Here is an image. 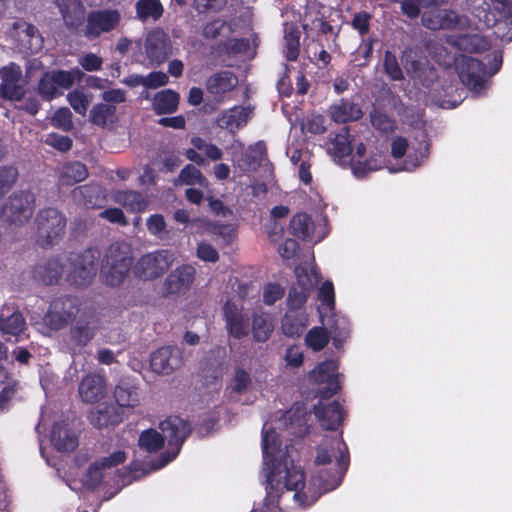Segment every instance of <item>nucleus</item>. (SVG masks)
Segmentation results:
<instances>
[{
    "mask_svg": "<svg viewBox=\"0 0 512 512\" xmlns=\"http://www.w3.org/2000/svg\"><path fill=\"white\" fill-rule=\"evenodd\" d=\"M51 443L60 452L73 451L78 446V436L65 421L56 422L51 432Z\"/></svg>",
    "mask_w": 512,
    "mask_h": 512,
    "instance_id": "nucleus-30",
    "label": "nucleus"
},
{
    "mask_svg": "<svg viewBox=\"0 0 512 512\" xmlns=\"http://www.w3.org/2000/svg\"><path fill=\"white\" fill-rule=\"evenodd\" d=\"M385 164V157L381 153H371L366 157V148L360 143L350 160V167L356 178H364L370 172L381 169Z\"/></svg>",
    "mask_w": 512,
    "mask_h": 512,
    "instance_id": "nucleus-21",
    "label": "nucleus"
},
{
    "mask_svg": "<svg viewBox=\"0 0 512 512\" xmlns=\"http://www.w3.org/2000/svg\"><path fill=\"white\" fill-rule=\"evenodd\" d=\"M18 176L16 168L9 166L0 169V198L6 194L13 184L15 183Z\"/></svg>",
    "mask_w": 512,
    "mask_h": 512,
    "instance_id": "nucleus-56",
    "label": "nucleus"
},
{
    "mask_svg": "<svg viewBox=\"0 0 512 512\" xmlns=\"http://www.w3.org/2000/svg\"><path fill=\"white\" fill-rule=\"evenodd\" d=\"M284 295L283 288L274 283H269L263 288V301L266 305H273L277 300L281 299Z\"/></svg>",
    "mask_w": 512,
    "mask_h": 512,
    "instance_id": "nucleus-63",
    "label": "nucleus"
},
{
    "mask_svg": "<svg viewBox=\"0 0 512 512\" xmlns=\"http://www.w3.org/2000/svg\"><path fill=\"white\" fill-rule=\"evenodd\" d=\"M300 31L293 24H285L284 26V41H285V54L288 60H295L299 53Z\"/></svg>",
    "mask_w": 512,
    "mask_h": 512,
    "instance_id": "nucleus-48",
    "label": "nucleus"
},
{
    "mask_svg": "<svg viewBox=\"0 0 512 512\" xmlns=\"http://www.w3.org/2000/svg\"><path fill=\"white\" fill-rule=\"evenodd\" d=\"M178 104V93L170 89L158 92L153 98V109L158 115L173 113Z\"/></svg>",
    "mask_w": 512,
    "mask_h": 512,
    "instance_id": "nucleus-40",
    "label": "nucleus"
},
{
    "mask_svg": "<svg viewBox=\"0 0 512 512\" xmlns=\"http://www.w3.org/2000/svg\"><path fill=\"white\" fill-rule=\"evenodd\" d=\"M318 297L321 302L319 313L323 324H327L330 333L333 335V342L336 347L342 342L339 337H346L348 333L347 321L344 317L335 319L334 323H330L332 317L328 314L333 311L335 306L334 286L331 281H325L319 288Z\"/></svg>",
    "mask_w": 512,
    "mask_h": 512,
    "instance_id": "nucleus-7",
    "label": "nucleus"
},
{
    "mask_svg": "<svg viewBox=\"0 0 512 512\" xmlns=\"http://www.w3.org/2000/svg\"><path fill=\"white\" fill-rule=\"evenodd\" d=\"M34 206V194L27 191L14 193L2 206L1 219L10 225L21 226L31 218Z\"/></svg>",
    "mask_w": 512,
    "mask_h": 512,
    "instance_id": "nucleus-8",
    "label": "nucleus"
},
{
    "mask_svg": "<svg viewBox=\"0 0 512 512\" xmlns=\"http://www.w3.org/2000/svg\"><path fill=\"white\" fill-rule=\"evenodd\" d=\"M329 341L327 331L322 327H314L305 336L306 345L314 351L323 349Z\"/></svg>",
    "mask_w": 512,
    "mask_h": 512,
    "instance_id": "nucleus-53",
    "label": "nucleus"
},
{
    "mask_svg": "<svg viewBox=\"0 0 512 512\" xmlns=\"http://www.w3.org/2000/svg\"><path fill=\"white\" fill-rule=\"evenodd\" d=\"M175 261V253L160 249L144 254L136 263L135 273L140 279L152 280L163 275Z\"/></svg>",
    "mask_w": 512,
    "mask_h": 512,
    "instance_id": "nucleus-9",
    "label": "nucleus"
},
{
    "mask_svg": "<svg viewBox=\"0 0 512 512\" xmlns=\"http://www.w3.org/2000/svg\"><path fill=\"white\" fill-rule=\"evenodd\" d=\"M148 232L163 240L168 236L167 224L164 217L160 214L151 215L146 222Z\"/></svg>",
    "mask_w": 512,
    "mask_h": 512,
    "instance_id": "nucleus-55",
    "label": "nucleus"
},
{
    "mask_svg": "<svg viewBox=\"0 0 512 512\" xmlns=\"http://www.w3.org/2000/svg\"><path fill=\"white\" fill-rule=\"evenodd\" d=\"M266 146L264 142L259 141L251 146L241 154L240 159H236V167L241 171L249 172L257 169L265 159Z\"/></svg>",
    "mask_w": 512,
    "mask_h": 512,
    "instance_id": "nucleus-34",
    "label": "nucleus"
},
{
    "mask_svg": "<svg viewBox=\"0 0 512 512\" xmlns=\"http://www.w3.org/2000/svg\"><path fill=\"white\" fill-rule=\"evenodd\" d=\"M26 321L23 315L11 308L3 306L0 310V331L8 338L14 337L15 341L19 340L20 335L24 332Z\"/></svg>",
    "mask_w": 512,
    "mask_h": 512,
    "instance_id": "nucleus-28",
    "label": "nucleus"
},
{
    "mask_svg": "<svg viewBox=\"0 0 512 512\" xmlns=\"http://www.w3.org/2000/svg\"><path fill=\"white\" fill-rule=\"evenodd\" d=\"M238 85V78L229 71H222L211 76L206 82L209 94L216 97L232 91Z\"/></svg>",
    "mask_w": 512,
    "mask_h": 512,
    "instance_id": "nucleus-35",
    "label": "nucleus"
},
{
    "mask_svg": "<svg viewBox=\"0 0 512 512\" xmlns=\"http://www.w3.org/2000/svg\"><path fill=\"white\" fill-rule=\"evenodd\" d=\"M303 132H309L312 134H321L325 132L324 119L320 115L307 117L301 124Z\"/></svg>",
    "mask_w": 512,
    "mask_h": 512,
    "instance_id": "nucleus-59",
    "label": "nucleus"
},
{
    "mask_svg": "<svg viewBox=\"0 0 512 512\" xmlns=\"http://www.w3.org/2000/svg\"><path fill=\"white\" fill-rule=\"evenodd\" d=\"M428 144L423 142L419 143L417 147L409 145L405 138H396L391 144V154L395 159H401L406 156L403 163L396 169H391L392 172L397 171H412L419 167L428 156Z\"/></svg>",
    "mask_w": 512,
    "mask_h": 512,
    "instance_id": "nucleus-12",
    "label": "nucleus"
},
{
    "mask_svg": "<svg viewBox=\"0 0 512 512\" xmlns=\"http://www.w3.org/2000/svg\"><path fill=\"white\" fill-rule=\"evenodd\" d=\"M501 64L502 56L500 53L494 55L489 71L479 60L462 56L458 60L457 71L461 82L475 95L480 96L487 88L488 79L499 71Z\"/></svg>",
    "mask_w": 512,
    "mask_h": 512,
    "instance_id": "nucleus-3",
    "label": "nucleus"
},
{
    "mask_svg": "<svg viewBox=\"0 0 512 512\" xmlns=\"http://www.w3.org/2000/svg\"><path fill=\"white\" fill-rule=\"evenodd\" d=\"M225 327L228 334L236 339L247 337L250 332V319L241 303L227 301L223 308Z\"/></svg>",
    "mask_w": 512,
    "mask_h": 512,
    "instance_id": "nucleus-15",
    "label": "nucleus"
},
{
    "mask_svg": "<svg viewBox=\"0 0 512 512\" xmlns=\"http://www.w3.org/2000/svg\"><path fill=\"white\" fill-rule=\"evenodd\" d=\"M290 228L293 235L312 242H319L328 234L325 218L316 225L304 213L296 214L291 219Z\"/></svg>",
    "mask_w": 512,
    "mask_h": 512,
    "instance_id": "nucleus-19",
    "label": "nucleus"
},
{
    "mask_svg": "<svg viewBox=\"0 0 512 512\" xmlns=\"http://www.w3.org/2000/svg\"><path fill=\"white\" fill-rule=\"evenodd\" d=\"M116 108L113 105L101 103L95 105L90 112V120L99 126H105L114 120Z\"/></svg>",
    "mask_w": 512,
    "mask_h": 512,
    "instance_id": "nucleus-50",
    "label": "nucleus"
},
{
    "mask_svg": "<svg viewBox=\"0 0 512 512\" xmlns=\"http://www.w3.org/2000/svg\"><path fill=\"white\" fill-rule=\"evenodd\" d=\"M251 383L252 380L249 372L240 366H236L227 387L230 397H233L234 394L240 395L246 393Z\"/></svg>",
    "mask_w": 512,
    "mask_h": 512,
    "instance_id": "nucleus-45",
    "label": "nucleus"
},
{
    "mask_svg": "<svg viewBox=\"0 0 512 512\" xmlns=\"http://www.w3.org/2000/svg\"><path fill=\"white\" fill-rule=\"evenodd\" d=\"M99 253L88 249L82 253H69L64 257L67 262L66 281L76 287L89 285L97 271Z\"/></svg>",
    "mask_w": 512,
    "mask_h": 512,
    "instance_id": "nucleus-5",
    "label": "nucleus"
},
{
    "mask_svg": "<svg viewBox=\"0 0 512 512\" xmlns=\"http://www.w3.org/2000/svg\"><path fill=\"white\" fill-rule=\"evenodd\" d=\"M384 67L386 73L393 80H400L403 77L401 68L398 65L396 57L391 52H386L384 57Z\"/></svg>",
    "mask_w": 512,
    "mask_h": 512,
    "instance_id": "nucleus-62",
    "label": "nucleus"
},
{
    "mask_svg": "<svg viewBox=\"0 0 512 512\" xmlns=\"http://www.w3.org/2000/svg\"><path fill=\"white\" fill-rule=\"evenodd\" d=\"M193 147L203 152L207 158L212 161L220 160L223 156L222 150L213 143L207 142L200 137H194L191 139Z\"/></svg>",
    "mask_w": 512,
    "mask_h": 512,
    "instance_id": "nucleus-54",
    "label": "nucleus"
},
{
    "mask_svg": "<svg viewBox=\"0 0 512 512\" xmlns=\"http://www.w3.org/2000/svg\"><path fill=\"white\" fill-rule=\"evenodd\" d=\"M82 75L78 68L70 71L47 72L39 81L38 92L43 99L51 101L62 94L61 89H69L76 80L79 81L82 78Z\"/></svg>",
    "mask_w": 512,
    "mask_h": 512,
    "instance_id": "nucleus-10",
    "label": "nucleus"
},
{
    "mask_svg": "<svg viewBox=\"0 0 512 512\" xmlns=\"http://www.w3.org/2000/svg\"><path fill=\"white\" fill-rule=\"evenodd\" d=\"M251 116V107L237 105L221 111L218 114L215 123L219 128L235 134L238 130L247 125Z\"/></svg>",
    "mask_w": 512,
    "mask_h": 512,
    "instance_id": "nucleus-24",
    "label": "nucleus"
},
{
    "mask_svg": "<svg viewBox=\"0 0 512 512\" xmlns=\"http://www.w3.org/2000/svg\"><path fill=\"white\" fill-rule=\"evenodd\" d=\"M79 312L78 301L75 298L65 297L54 300L44 317L46 328L39 330L47 334V328L59 330L67 325Z\"/></svg>",
    "mask_w": 512,
    "mask_h": 512,
    "instance_id": "nucleus-13",
    "label": "nucleus"
},
{
    "mask_svg": "<svg viewBox=\"0 0 512 512\" xmlns=\"http://www.w3.org/2000/svg\"><path fill=\"white\" fill-rule=\"evenodd\" d=\"M196 256L205 262H216L219 259L218 251L207 242H200L197 245Z\"/></svg>",
    "mask_w": 512,
    "mask_h": 512,
    "instance_id": "nucleus-60",
    "label": "nucleus"
},
{
    "mask_svg": "<svg viewBox=\"0 0 512 512\" xmlns=\"http://www.w3.org/2000/svg\"><path fill=\"white\" fill-rule=\"evenodd\" d=\"M251 330L255 341H267L274 330L271 316L267 313L254 314Z\"/></svg>",
    "mask_w": 512,
    "mask_h": 512,
    "instance_id": "nucleus-43",
    "label": "nucleus"
},
{
    "mask_svg": "<svg viewBox=\"0 0 512 512\" xmlns=\"http://www.w3.org/2000/svg\"><path fill=\"white\" fill-rule=\"evenodd\" d=\"M308 324L305 312L287 311L282 319V331L291 338L299 337Z\"/></svg>",
    "mask_w": 512,
    "mask_h": 512,
    "instance_id": "nucleus-38",
    "label": "nucleus"
},
{
    "mask_svg": "<svg viewBox=\"0 0 512 512\" xmlns=\"http://www.w3.org/2000/svg\"><path fill=\"white\" fill-rule=\"evenodd\" d=\"M159 429L161 433L154 429H148L143 431L139 437V446L148 452H156L163 446L164 440L170 447V450L161 455L159 462L154 465V469H161L175 459L190 434L188 423L178 416H170L160 422Z\"/></svg>",
    "mask_w": 512,
    "mask_h": 512,
    "instance_id": "nucleus-2",
    "label": "nucleus"
},
{
    "mask_svg": "<svg viewBox=\"0 0 512 512\" xmlns=\"http://www.w3.org/2000/svg\"><path fill=\"white\" fill-rule=\"evenodd\" d=\"M51 123L59 129L69 131L73 127L71 111L66 107L59 108L52 116Z\"/></svg>",
    "mask_w": 512,
    "mask_h": 512,
    "instance_id": "nucleus-57",
    "label": "nucleus"
},
{
    "mask_svg": "<svg viewBox=\"0 0 512 512\" xmlns=\"http://www.w3.org/2000/svg\"><path fill=\"white\" fill-rule=\"evenodd\" d=\"M350 142L346 128H343L329 140L327 150L339 165L346 166L350 163L353 155Z\"/></svg>",
    "mask_w": 512,
    "mask_h": 512,
    "instance_id": "nucleus-31",
    "label": "nucleus"
},
{
    "mask_svg": "<svg viewBox=\"0 0 512 512\" xmlns=\"http://www.w3.org/2000/svg\"><path fill=\"white\" fill-rule=\"evenodd\" d=\"M422 23L431 30L438 29H463L468 27L467 17L459 16L452 11L441 8H433L426 11L422 16Z\"/></svg>",
    "mask_w": 512,
    "mask_h": 512,
    "instance_id": "nucleus-18",
    "label": "nucleus"
},
{
    "mask_svg": "<svg viewBox=\"0 0 512 512\" xmlns=\"http://www.w3.org/2000/svg\"><path fill=\"white\" fill-rule=\"evenodd\" d=\"M64 257H67V254L41 260L33 270L34 279L43 284L56 283L64 273L66 274L67 262Z\"/></svg>",
    "mask_w": 512,
    "mask_h": 512,
    "instance_id": "nucleus-25",
    "label": "nucleus"
},
{
    "mask_svg": "<svg viewBox=\"0 0 512 512\" xmlns=\"http://www.w3.org/2000/svg\"><path fill=\"white\" fill-rule=\"evenodd\" d=\"M58 6L65 24L71 29H77L84 20V6L78 0H60Z\"/></svg>",
    "mask_w": 512,
    "mask_h": 512,
    "instance_id": "nucleus-37",
    "label": "nucleus"
},
{
    "mask_svg": "<svg viewBox=\"0 0 512 512\" xmlns=\"http://www.w3.org/2000/svg\"><path fill=\"white\" fill-rule=\"evenodd\" d=\"M121 20L117 10H97L88 14L85 27V36L89 39L99 37L102 33H108L115 29Z\"/></svg>",
    "mask_w": 512,
    "mask_h": 512,
    "instance_id": "nucleus-16",
    "label": "nucleus"
},
{
    "mask_svg": "<svg viewBox=\"0 0 512 512\" xmlns=\"http://www.w3.org/2000/svg\"><path fill=\"white\" fill-rule=\"evenodd\" d=\"M45 142L48 145L63 152L68 151L72 146V141L68 136L59 135L56 133L48 134L46 136Z\"/></svg>",
    "mask_w": 512,
    "mask_h": 512,
    "instance_id": "nucleus-64",
    "label": "nucleus"
},
{
    "mask_svg": "<svg viewBox=\"0 0 512 512\" xmlns=\"http://www.w3.org/2000/svg\"><path fill=\"white\" fill-rule=\"evenodd\" d=\"M132 264L131 251L126 244H112L105 255L100 275L109 286H118L127 277Z\"/></svg>",
    "mask_w": 512,
    "mask_h": 512,
    "instance_id": "nucleus-4",
    "label": "nucleus"
},
{
    "mask_svg": "<svg viewBox=\"0 0 512 512\" xmlns=\"http://www.w3.org/2000/svg\"><path fill=\"white\" fill-rule=\"evenodd\" d=\"M21 77V68L15 63H9L0 70V91L3 97L15 101L24 97V88L20 83Z\"/></svg>",
    "mask_w": 512,
    "mask_h": 512,
    "instance_id": "nucleus-22",
    "label": "nucleus"
},
{
    "mask_svg": "<svg viewBox=\"0 0 512 512\" xmlns=\"http://www.w3.org/2000/svg\"><path fill=\"white\" fill-rule=\"evenodd\" d=\"M36 241L42 248L57 244L66 228L65 216L55 208H46L38 212L35 218Z\"/></svg>",
    "mask_w": 512,
    "mask_h": 512,
    "instance_id": "nucleus-6",
    "label": "nucleus"
},
{
    "mask_svg": "<svg viewBox=\"0 0 512 512\" xmlns=\"http://www.w3.org/2000/svg\"><path fill=\"white\" fill-rule=\"evenodd\" d=\"M112 198L114 202L131 212L143 211L147 206V201L135 191L118 190L113 193Z\"/></svg>",
    "mask_w": 512,
    "mask_h": 512,
    "instance_id": "nucleus-39",
    "label": "nucleus"
},
{
    "mask_svg": "<svg viewBox=\"0 0 512 512\" xmlns=\"http://www.w3.org/2000/svg\"><path fill=\"white\" fill-rule=\"evenodd\" d=\"M330 113L332 119L338 123L355 121L362 116V111L358 105L349 101H341L340 103L333 105Z\"/></svg>",
    "mask_w": 512,
    "mask_h": 512,
    "instance_id": "nucleus-41",
    "label": "nucleus"
},
{
    "mask_svg": "<svg viewBox=\"0 0 512 512\" xmlns=\"http://www.w3.org/2000/svg\"><path fill=\"white\" fill-rule=\"evenodd\" d=\"M308 431L307 409L296 403L279 418L266 421L262 429L263 472L266 497L263 507L252 512H294L313 505L322 493L337 488L348 467V452L340 435L326 436L316 448L315 470L309 483L304 470L282 449V438L302 437Z\"/></svg>",
    "mask_w": 512,
    "mask_h": 512,
    "instance_id": "nucleus-1",
    "label": "nucleus"
},
{
    "mask_svg": "<svg viewBox=\"0 0 512 512\" xmlns=\"http://www.w3.org/2000/svg\"><path fill=\"white\" fill-rule=\"evenodd\" d=\"M137 17L142 21L158 20L163 14V6L160 0H138L136 5Z\"/></svg>",
    "mask_w": 512,
    "mask_h": 512,
    "instance_id": "nucleus-47",
    "label": "nucleus"
},
{
    "mask_svg": "<svg viewBox=\"0 0 512 512\" xmlns=\"http://www.w3.org/2000/svg\"><path fill=\"white\" fill-rule=\"evenodd\" d=\"M457 45L460 49L479 51L481 48H484L485 43L483 39L478 35H463L457 40Z\"/></svg>",
    "mask_w": 512,
    "mask_h": 512,
    "instance_id": "nucleus-61",
    "label": "nucleus"
},
{
    "mask_svg": "<svg viewBox=\"0 0 512 512\" xmlns=\"http://www.w3.org/2000/svg\"><path fill=\"white\" fill-rule=\"evenodd\" d=\"M370 117L372 125L382 132L391 131L394 127V121L387 114L379 110L374 109Z\"/></svg>",
    "mask_w": 512,
    "mask_h": 512,
    "instance_id": "nucleus-58",
    "label": "nucleus"
},
{
    "mask_svg": "<svg viewBox=\"0 0 512 512\" xmlns=\"http://www.w3.org/2000/svg\"><path fill=\"white\" fill-rule=\"evenodd\" d=\"M78 393L86 403H95L107 395V383L99 373L87 374L79 383Z\"/></svg>",
    "mask_w": 512,
    "mask_h": 512,
    "instance_id": "nucleus-26",
    "label": "nucleus"
},
{
    "mask_svg": "<svg viewBox=\"0 0 512 512\" xmlns=\"http://www.w3.org/2000/svg\"><path fill=\"white\" fill-rule=\"evenodd\" d=\"M196 269L190 264L176 267L165 279L163 292L166 295H183L190 290L195 280Z\"/></svg>",
    "mask_w": 512,
    "mask_h": 512,
    "instance_id": "nucleus-20",
    "label": "nucleus"
},
{
    "mask_svg": "<svg viewBox=\"0 0 512 512\" xmlns=\"http://www.w3.org/2000/svg\"><path fill=\"white\" fill-rule=\"evenodd\" d=\"M118 406L133 408L140 403V393L138 388L129 380H121L113 392Z\"/></svg>",
    "mask_w": 512,
    "mask_h": 512,
    "instance_id": "nucleus-36",
    "label": "nucleus"
},
{
    "mask_svg": "<svg viewBox=\"0 0 512 512\" xmlns=\"http://www.w3.org/2000/svg\"><path fill=\"white\" fill-rule=\"evenodd\" d=\"M96 326L92 318L88 321H78L74 327L71 328L68 341L66 343L68 351L75 355L79 353L94 337Z\"/></svg>",
    "mask_w": 512,
    "mask_h": 512,
    "instance_id": "nucleus-27",
    "label": "nucleus"
},
{
    "mask_svg": "<svg viewBox=\"0 0 512 512\" xmlns=\"http://www.w3.org/2000/svg\"><path fill=\"white\" fill-rule=\"evenodd\" d=\"M122 419L120 408L112 404L98 405L89 414L90 423L97 428H106L116 425L120 423Z\"/></svg>",
    "mask_w": 512,
    "mask_h": 512,
    "instance_id": "nucleus-33",
    "label": "nucleus"
},
{
    "mask_svg": "<svg viewBox=\"0 0 512 512\" xmlns=\"http://www.w3.org/2000/svg\"><path fill=\"white\" fill-rule=\"evenodd\" d=\"M145 52L152 62L158 64L163 62L169 52V41L166 34L161 30L150 32L146 37Z\"/></svg>",
    "mask_w": 512,
    "mask_h": 512,
    "instance_id": "nucleus-32",
    "label": "nucleus"
},
{
    "mask_svg": "<svg viewBox=\"0 0 512 512\" xmlns=\"http://www.w3.org/2000/svg\"><path fill=\"white\" fill-rule=\"evenodd\" d=\"M295 286L312 291L319 281V274L312 263H305L295 268Z\"/></svg>",
    "mask_w": 512,
    "mask_h": 512,
    "instance_id": "nucleus-44",
    "label": "nucleus"
},
{
    "mask_svg": "<svg viewBox=\"0 0 512 512\" xmlns=\"http://www.w3.org/2000/svg\"><path fill=\"white\" fill-rule=\"evenodd\" d=\"M178 184L183 185H199L206 187L208 184L207 179L202 175L201 171L195 166L186 165L180 172L177 179Z\"/></svg>",
    "mask_w": 512,
    "mask_h": 512,
    "instance_id": "nucleus-51",
    "label": "nucleus"
},
{
    "mask_svg": "<svg viewBox=\"0 0 512 512\" xmlns=\"http://www.w3.org/2000/svg\"><path fill=\"white\" fill-rule=\"evenodd\" d=\"M67 100L76 113L85 116L93 95L83 88H78L67 94Z\"/></svg>",
    "mask_w": 512,
    "mask_h": 512,
    "instance_id": "nucleus-49",
    "label": "nucleus"
},
{
    "mask_svg": "<svg viewBox=\"0 0 512 512\" xmlns=\"http://www.w3.org/2000/svg\"><path fill=\"white\" fill-rule=\"evenodd\" d=\"M182 364V353L177 347H161L152 353L151 369L157 374L168 375Z\"/></svg>",
    "mask_w": 512,
    "mask_h": 512,
    "instance_id": "nucleus-23",
    "label": "nucleus"
},
{
    "mask_svg": "<svg viewBox=\"0 0 512 512\" xmlns=\"http://www.w3.org/2000/svg\"><path fill=\"white\" fill-rule=\"evenodd\" d=\"M88 175L84 164L80 162H70L62 166L60 171V181L62 184L72 185L83 181Z\"/></svg>",
    "mask_w": 512,
    "mask_h": 512,
    "instance_id": "nucleus-46",
    "label": "nucleus"
},
{
    "mask_svg": "<svg viewBox=\"0 0 512 512\" xmlns=\"http://www.w3.org/2000/svg\"><path fill=\"white\" fill-rule=\"evenodd\" d=\"M310 380L319 386L318 394L324 398L336 394L341 387L342 375L338 373V364L334 360H327L316 366L309 375Z\"/></svg>",
    "mask_w": 512,
    "mask_h": 512,
    "instance_id": "nucleus-14",
    "label": "nucleus"
},
{
    "mask_svg": "<svg viewBox=\"0 0 512 512\" xmlns=\"http://www.w3.org/2000/svg\"><path fill=\"white\" fill-rule=\"evenodd\" d=\"M174 219L182 224H190L192 233H208L223 237L225 242H230L234 235V229L230 225L212 223L204 218L190 220L187 210L178 209L174 213Z\"/></svg>",
    "mask_w": 512,
    "mask_h": 512,
    "instance_id": "nucleus-17",
    "label": "nucleus"
},
{
    "mask_svg": "<svg viewBox=\"0 0 512 512\" xmlns=\"http://www.w3.org/2000/svg\"><path fill=\"white\" fill-rule=\"evenodd\" d=\"M14 27L19 30L18 37L23 42L25 49L35 53L41 48L42 38L34 26L27 23H15Z\"/></svg>",
    "mask_w": 512,
    "mask_h": 512,
    "instance_id": "nucleus-42",
    "label": "nucleus"
},
{
    "mask_svg": "<svg viewBox=\"0 0 512 512\" xmlns=\"http://www.w3.org/2000/svg\"><path fill=\"white\" fill-rule=\"evenodd\" d=\"M314 414L321 427L326 430H336L341 425L344 414L340 404L320 402L314 406Z\"/></svg>",
    "mask_w": 512,
    "mask_h": 512,
    "instance_id": "nucleus-29",
    "label": "nucleus"
},
{
    "mask_svg": "<svg viewBox=\"0 0 512 512\" xmlns=\"http://www.w3.org/2000/svg\"><path fill=\"white\" fill-rule=\"evenodd\" d=\"M311 291L305 288H299L295 285L291 287L287 297L288 311L305 312L303 307Z\"/></svg>",
    "mask_w": 512,
    "mask_h": 512,
    "instance_id": "nucleus-52",
    "label": "nucleus"
},
{
    "mask_svg": "<svg viewBox=\"0 0 512 512\" xmlns=\"http://www.w3.org/2000/svg\"><path fill=\"white\" fill-rule=\"evenodd\" d=\"M127 454L124 450H116L105 457H101L94 461L87 469L82 478L83 486L94 489L100 483L105 481L108 475L114 472V469L124 463Z\"/></svg>",
    "mask_w": 512,
    "mask_h": 512,
    "instance_id": "nucleus-11",
    "label": "nucleus"
}]
</instances>
